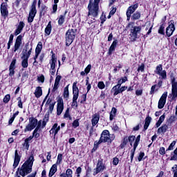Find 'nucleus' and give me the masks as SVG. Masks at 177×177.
<instances>
[{
	"mask_svg": "<svg viewBox=\"0 0 177 177\" xmlns=\"http://www.w3.org/2000/svg\"><path fill=\"white\" fill-rule=\"evenodd\" d=\"M34 164V156H30L27 161H26L21 167L19 170V175L21 176H26L28 175L32 171V165Z\"/></svg>",
	"mask_w": 177,
	"mask_h": 177,
	"instance_id": "1",
	"label": "nucleus"
},
{
	"mask_svg": "<svg viewBox=\"0 0 177 177\" xmlns=\"http://www.w3.org/2000/svg\"><path fill=\"white\" fill-rule=\"evenodd\" d=\"M100 0H89L88 5V17H97L99 15V3Z\"/></svg>",
	"mask_w": 177,
	"mask_h": 177,
	"instance_id": "2",
	"label": "nucleus"
},
{
	"mask_svg": "<svg viewBox=\"0 0 177 177\" xmlns=\"http://www.w3.org/2000/svg\"><path fill=\"white\" fill-rule=\"evenodd\" d=\"M115 139L114 134L111 135L109 130H104L101 134V137L98 142H95V145H100L101 143H111Z\"/></svg>",
	"mask_w": 177,
	"mask_h": 177,
	"instance_id": "3",
	"label": "nucleus"
},
{
	"mask_svg": "<svg viewBox=\"0 0 177 177\" xmlns=\"http://www.w3.org/2000/svg\"><path fill=\"white\" fill-rule=\"evenodd\" d=\"M77 29H69L66 33V45L70 46L75 39Z\"/></svg>",
	"mask_w": 177,
	"mask_h": 177,
	"instance_id": "4",
	"label": "nucleus"
},
{
	"mask_svg": "<svg viewBox=\"0 0 177 177\" xmlns=\"http://www.w3.org/2000/svg\"><path fill=\"white\" fill-rule=\"evenodd\" d=\"M142 31V26H132L130 29V39L131 41H136L139 34Z\"/></svg>",
	"mask_w": 177,
	"mask_h": 177,
	"instance_id": "5",
	"label": "nucleus"
},
{
	"mask_svg": "<svg viewBox=\"0 0 177 177\" xmlns=\"http://www.w3.org/2000/svg\"><path fill=\"white\" fill-rule=\"evenodd\" d=\"M37 0H35L32 2V4L30 7V10L29 12V15L28 18V23H32L34 21V17H35V15H37Z\"/></svg>",
	"mask_w": 177,
	"mask_h": 177,
	"instance_id": "6",
	"label": "nucleus"
},
{
	"mask_svg": "<svg viewBox=\"0 0 177 177\" xmlns=\"http://www.w3.org/2000/svg\"><path fill=\"white\" fill-rule=\"evenodd\" d=\"M38 125V120L32 117L29 118V124L26 127L24 132H30L32 131Z\"/></svg>",
	"mask_w": 177,
	"mask_h": 177,
	"instance_id": "7",
	"label": "nucleus"
},
{
	"mask_svg": "<svg viewBox=\"0 0 177 177\" xmlns=\"http://www.w3.org/2000/svg\"><path fill=\"white\" fill-rule=\"evenodd\" d=\"M171 93L169 96L171 97V100H176L177 97V82L175 81V77L171 79Z\"/></svg>",
	"mask_w": 177,
	"mask_h": 177,
	"instance_id": "8",
	"label": "nucleus"
},
{
	"mask_svg": "<svg viewBox=\"0 0 177 177\" xmlns=\"http://www.w3.org/2000/svg\"><path fill=\"white\" fill-rule=\"evenodd\" d=\"M56 63H57V59H56L55 56L53 55L52 59L50 61V73L51 75H55V73H56Z\"/></svg>",
	"mask_w": 177,
	"mask_h": 177,
	"instance_id": "9",
	"label": "nucleus"
},
{
	"mask_svg": "<svg viewBox=\"0 0 177 177\" xmlns=\"http://www.w3.org/2000/svg\"><path fill=\"white\" fill-rule=\"evenodd\" d=\"M167 96H168V92H165L158 102V109H163L164 106H165V103L167 102Z\"/></svg>",
	"mask_w": 177,
	"mask_h": 177,
	"instance_id": "10",
	"label": "nucleus"
},
{
	"mask_svg": "<svg viewBox=\"0 0 177 177\" xmlns=\"http://www.w3.org/2000/svg\"><path fill=\"white\" fill-rule=\"evenodd\" d=\"M140 142V135L138 136L137 138L135 140L134 144H133V149L131 150V160H133V157L135 156V151H136V147H138V145H139V142Z\"/></svg>",
	"mask_w": 177,
	"mask_h": 177,
	"instance_id": "11",
	"label": "nucleus"
},
{
	"mask_svg": "<svg viewBox=\"0 0 177 177\" xmlns=\"http://www.w3.org/2000/svg\"><path fill=\"white\" fill-rule=\"evenodd\" d=\"M73 100H77L78 96L80 95V89H78V87L77 86V82H75L73 84Z\"/></svg>",
	"mask_w": 177,
	"mask_h": 177,
	"instance_id": "12",
	"label": "nucleus"
},
{
	"mask_svg": "<svg viewBox=\"0 0 177 177\" xmlns=\"http://www.w3.org/2000/svg\"><path fill=\"white\" fill-rule=\"evenodd\" d=\"M104 169H106V166H104L103 162L102 160H98L95 171H94V175L99 174V172H102V171H104Z\"/></svg>",
	"mask_w": 177,
	"mask_h": 177,
	"instance_id": "13",
	"label": "nucleus"
},
{
	"mask_svg": "<svg viewBox=\"0 0 177 177\" xmlns=\"http://www.w3.org/2000/svg\"><path fill=\"white\" fill-rule=\"evenodd\" d=\"M1 13L3 17H7L8 15H9V11H8V4L6 3H3L1 5Z\"/></svg>",
	"mask_w": 177,
	"mask_h": 177,
	"instance_id": "14",
	"label": "nucleus"
},
{
	"mask_svg": "<svg viewBox=\"0 0 177 177\" xmlns=\"http://www.w3.org/2000/svg\"><path fill=\"white\" fill-rule=\"evenodd\" d=\"M64 109V104L63 102V100H60L57 102V115H60V114L63 113Z\"/></svg>",
	"mask_w": 177,
	"mask_h": 177,
	"instance_id": "15",
	"label": "nucleus"
},
{
	"mask_svg": "<svg viewBox=\"0 0 177 177\" xmlns=\"http://www.w3.org/2000/svg\"><path fill=\"white\" fill-rule=\"evenodd\" d=\"M100 120V115L99 113H95L92 115L91 124L93 127L97 125L99 120Z\"/></svg>",
	"mask_w": 177,
	"mask_h": 177,
	"instance_id": "16",
	"label": "nucleus"
},
{
	"mask_svg": "<svg viewBox=\"0 0 177 177\" xmlns=\"http://www.w3.org/2000/svg\"><path fill=\"white\" fill-rule=\"evenodd\" d=\"M174 31H175V25L171 23L168 26V27L166 29V34L167 37H171V35L174 34Z\"/></svg>",
	"mask_w": 177,
	"mask_h": 177,
	"instance_id": "17",
	"label": "nucleus"
},
{
	"mask_svg": "<svg viewBox=\"0 0 177 177\" xmlns=\"http://www.w3.org/2000/svg\"><path fill=\"white\" fill-rule=\"evenodd\" d=\"M21 46V35H19L17 37L15 46H14V52H17Z\"/></svg>",
	"mask_w": 177,
	"mask_h": 177,
	"instance_id": "18",
	"label": "nucleus"
},
{
	"mask_svg": "<svg viewBox=\"0 0 177 177\" xmlns=\"http://www.w3.org/2000/svg\"><path fill=\"white\" fill-rule=\"evenodd\" d=\"M25 48L26 51L22 52V57H24L25 59H30V56H31V52H32V48H30L28 50V45L27 44L26 45ZM27 50H28V53Z\"/></svg>",
	"mask_w": 177,
	"mask_h": 177,
	"instance_id": "19",
	"label": "nucleus"
},
{
	"mask_svg": "<svg viewBox=\"0 0 177 177\" xmlns=\"http://www.w3.org/2000/svg\"><path fill=\"white\" fill-rule=\"evenodd\" d=\"M60 131V126H58L57 123L54 124L52 129L50 130V133L53 134L56 136L57 133Z\"/></svg>",
	"mask_w": 177,
	"mask_h": 177,
	"instance_id": "20",
	"label": "nucleus"
},
{
	"mask_svg": "<svg viewBox=\"0 0 177 177\" xmlns=\"http://www.w3.org/2000/svg\"><path fill=\"white\" fill-rule=\"evenodd\" d=\"M26 24H24V22L20 21L17 26V28L15 32V35H19V34H20V32L23 31V28H24Z\"/></svg>",
	"mask_w": 177,
	"mask_h": 177,
	"instance_id": "21",
	"label": "nucleus"
},
{
	"mask_svg": "<svg viewBox=\"0 0 177 177\" xmlns=\"http://www.w3.org/2000/svg\"><path fill=\"white\" fill-rule=\"evenodd\" d=\"M135 139H136V137L135 136H130L129 138H124L123 141V145L125 146L128 143V140L130 143V145L132 146V143L135 142Z\"/></svg>",
	"mask_w": 177,
	"mask_h": 177,
	"instance_id": "22",
	"label": "nucleus"
},
{
	"mask_svg": "<svg viewBox=\"0 0 177 177\" xmlns=\"http://www.w3.org/2000/svg\"><path fill=\"white\" fill-rule=\"evenodd\" d=\"M138 7L139 4H133L128 8L126 13H128L129 15H132V13H133L136 10V9H138Z\"/></svg>",
	"mask_w": 177,
	"mask_h": 177,
	"instance_id": "23",
	"label": "nucleus"
},
{
	"mask_svg": "<svg viewBox=\"0 0 177 177\" xmlns=\"http://www.w3.org/2000/svg\"><path fill=\"white\" fill-rule=\"evenodd\" d=\"M118 44V40H114L113 41L112 44L111 45V46L109 48V55H111L113 53V52H114V50H115V48H117Z\"/></svg>",
	"mask_w": 177,
	"mask_h": 177,
	"instance_id": "24",
	"label": "nucleus"
},
{
	"mask_svg": "<svg viewBox=\"0 0 177 177\" xmlns=\"http://www.w3.org/2000/svg\"><path fill=\"white\" fill-rule=\"evenodd\" d=\"M19 162H20V156H19V153L17 152V150H15V160L13 164L14 168H16V167L19 165Z\"/></svg>",
	"mask_w": 177,
	"mask_h": 177,
	"instance_id": "25",
	"label": "nucleus"
},
{
	"mask_svg": "<svg viewBox=\"0 0 177 177\" xmlns=\"http://www.w3.org/2000/svg\"><path fill=\"white\" fill-rule=\"evenodd\" d=\"M39 128H41V125L37 124V127L35 128V129L34 130V131L32 133V136H33V138H35V139H38V138H39V133H38V132L41 131Z\"/></svg>",
	"mask_w": 177,
	"mask_h": 177,
	"instance_id": "26",
	"label": "nucleus"
},
{
	"mask_svg": "<svg viewBox=\"0 0 177 177\" xmlns=\"http://www.w3.org/2000/svg\"><path fill=\"white\" fill-rule=\"evenodd\" d=\"M57 171V165L56 164H54L50 169V172H49V174H48V176L49 177H52L53 175H55V174H56V171Z\"/></svg>",
	"mask_w": 177,
	"mask_h": 177,
	"instance_id": "27",
	"label": "nucleus"
},
{
	"mask_svg": "<svg viewBox=\"0 0 177 177\" xmlns=\"http://www.w3.org/2000/svg\"><path fill=\"white\" fill-rule=\"evenodd\" d=\"M150 122H151V117L148 116L145 118V122L144 125L145 131H146L149 128V126L150 125Z\"/></svg>",
	"mask_w": 177,
	"mask_h": 177,
	"instance_id": "28",
	"label": "nucleus"
},
{
	"mask_svg": "<svg viewBox=\"0 0 177 177\" xmlns=\"http://www.w3.org/2000/svg\"><path fill=\"white\" fill-rule=\"evenodd\" d=\"M120 86H117V85H115L112 88L111 92L112 93H113L114 96H117V95L120 93Z\"/></svg>",
	"mask_w": 177,
	"mask_h": 177,
	"instance_id": "29",
	"label": "nucleus"
},
{
	"mask_svg": "<svg viewBox=\"0 0 177 177\" xmlns=\"http://www.w3.org/2000/svg\"><path fill=\"white\" fill-rule=\"evenodd\" d=\"M21 66L24 68H27L28 67V59L25 58V57H21Z\"/></svg>",
	"mask_w": 177,
	"mask_h": 177,
	"instance_id": "30",
	"label": "nucleus"
},
{
	"mask_svg": "<svg viewBox=\"0 0 177 177\" xmlns=\"http://www.w3.org/2000/svg\"><path fill=\"white\" fill-rule=\"evenodd\" d=\"M50 32H52V24L51 22L49 21L46 28H45V33L46 35H50Z\"/></svg>",
	"mask_w": 177,
	"mask_h": 177,
	"instance_id": "31",
	"label": "nucleus"
},
{
	"mask_svg": "<svg viewBox=\"0 0 177 177\" xmlns=\"http://www.w3.org/2000/svg\"><path fill=\"white\" fill-rule=\"evenodd\" d=\"M167 129H168V125L163 124L158 129V133H165V132H167Z\"/></svg>",
	"mask_w": 177,
	"mask_h": 177,
	"instance_id": "32",
	"label": "nucleus"
},
{
	"mask_svg": "<svg viewBox=\"0 0 177 177\" xmlns=\"http://www.w3.org/2000/svg\"><path fill=\"white\" fill-rule=\"evenodd\" d=\"M35 95L37 97H41V96H42V88L40 86L36 88L35 91Z\"/></svg>",
	"mask_w": 177,
	"mask_h": 177,
	"instance_id": "33",
	"label": "nucleus"
},
{
	"mask_svg": "<svg viewBox=\"0 0 177 177\" xmlns=\"http://www.w3.org/2000/svg\"><path fill=\"white\" fill-rule=\"evenodd\" d=\"M170 157V161L177 160V148L173 152L171 153Z\"/></svg>",
	"mask_w": 177,
	"mask_h": 177,
	"instance_id": "34",
	"label": "nucleus"
},
{
	"mask_svg": "<svg viewBox=\"0 0 177 177\" xmlns=\"http://www.w3.org/2000/svg\"><path fill=\"white\" fill-rule=\"evenodd\" d=\"M115 114H117V109L113 107L110 113V121H113L114 120V117H115Z\"/></svg>",
	"mask_w": 177,
	"mask_h": 177,
	"instance_id": "35",
	"label": "nucleus"
},
{
	"mask_svg": "<svg viewBox=\"0 0 177 177\" xmlns=\"http://www.w3.org/2000/svg\"><path fill=\"white\" fill-rule=\"evenodd\" d=\"M33 136H29L28 138L25 139V142L24 144V145L25 146V147H26V149L28 150V147H30V141L32 140Z\"/></svg>",
	"mask_w": 177,
	"mask_h": 177,
	"instance_id": "36",
	"label": "nucleus"
},
{
	"mask_svg": "<svg viewBox=\"0 0 177 177\" xmlns=\"http://www.w3.org/2000/svg\"><path fill=\"white\" fill-rule=\"evenodd\" d=\"M48 121H49V112L45 114L44 118L43 119V121H42L43 128L44 127L46 126V122H48Z\"/></svg>",
	"mask_w": 177,
	"mask_h": 177,
	"instance_id": "37",
	"label": "nucleus"
},
{
	"mask_svg": "<svg viewBox=\"0 0 177 177\" xmlns=\"http://www.w3.org/2000/svg\"><path fill=\"white\" fill-rule=\"evenodd\" d=\"M128 81V78L127 77H122L118 81V84H116L118 86H120L121 88V85L124 84V82H127Z\"/></svg>",
	"mask_w": 177,
	"mask_h": 177,
	"instance_id": "38",
	"label": "nucleus"
},
{
	"mask_svg": "<svg viewBox=\"0 0 177 177\" xmlns=\"http://www.w3.org/2000/svg\"><path fill=\"white\" fill-rule=\"evenodd\" d=\"M67 13V11L65 12L64 15H60L59 20H58V24L59 26H62V24H63V23H64V19H66V14Z\"/></svg>",
	"mask_w": 177,
	"mask_h": 177,
	"instance_id": "39",
	"label": "nucleus"
},
{
	"mask_svg": "<svg viewBox=\"0 0 177 177\" xmlns=\"http://www.w3.org/2000/svg\"><path fill=\"white\" fill-rule=\"evenodd\" d=\"M68 86L69 85H67L65 88H64V97H65L66 99H68V96L70 95V93L68 91Z\"/></svg>",
	"mask_w": 177,
	"mask_h": 177,
	"instance_id": "40",
	"label": "nucleus"
},
{
	"mask_svg": "<svg viewBox=\"0 0 177 177\" xmlns=\"http://www.w3.org/2000/svg\"><path fill=\"white\" fill-rule=\"evenodd\" d=\"M140 12H136L132 16L131 19L132 20H139L140 19Z\"/></svg>",
	"mask_w": 177,
	"mask_h": 177,
	"instance_id": "41",
	"label": "nucleus"
},
{
	"mask_svg": "<svg viewBox=\"0 0 177 177\" xmlns=\"http://www.w3.org/2000/svg\"><path fill=\"white\" fill-rule=\"evenodd\" d=\"M41 50H42V44L39 43L35 49V53H41Z\"/></svg>",
	"mask_w": 177,
	"mask_h": 177,
	"instance_id": "42",
	"label": "nucleus"
},
{
	"mask_svg": "<svg viewBox=\"0 0 177 177\" xmlns=\"http://www.w3.org/2000/svg\"><path fill=\"white\" fill-rule=\"evenodd\" d=\"M14 37L15 36L12 34L10 35L9 41H8V49H10V45H12V44H13Z\"/></svg>",
	"mask_w": 177,
	"mask_h": 177,
	"instance_id": "43",
	"label": "nucleus"
},
{
	"mask_svg": "<svg viewBox=\"0 0 177 177\" xmlns=\"http://www.w3.org/2000/svg\"><path fill=\"white\" fill-rule=\"evenodd\" d=\"M162 71V65L160 64L158 65L155 71L156 74L159 75Z\"/></svg>",
	"mask_w": 177,
	"mask_h": 177,
	"instance_id": "44",
	"label": "nucleus"
},
{
	"mask_svg": "<svg viewBox=\"0 0 177 177\" xmlns=\"http://www.w3.org/2000/svg\"><path fill=\"white\" fill-rule=\"evenodd\" d=\"M117 12V8H113L112 10L110 11L109 15L108 16V19H111V17Z\"/></svg>",
	"mask_w": 177,
	"mask_h": 177,
	"instance_id": "45",
	"label": "nucleus"
},
{
	"mask_svg": "<svg viewBox=\"0 0 177 177\" xmlns=\"http://www.w3.org/2000/svg\"><path fill=\"white\" fill-rule=\"evenodd\" d=\"M158 75H160L162 80H167V71H162Z\"/></svg>",
	"mask_w": 177,
	"mask_h": 177,
	"instance_id": "46",
	"label": "nucleus"
},
{
	"mask_svg": "<svg viewBox=\"0 0 177 177\" xmlns=\"http://www.w3.org/2000/svg\"><path fill=\"white\" fill-rule=\"evenodd\" d=\"M63 160V155L59 153L57 156V160L56 164H62V160Z\"/></svg>",
	"mask_w": 177,
	"mask_h": 177,
	"instance_id": "47",
	"label": "nucleus"
},
{
	"mask_svg": "<svg viewBox=\"0 0 177 177\" xmlns=\"http://www.w3.org/2000/svg\"><path fill=\"white\" fill-rule=\"evenodd\" d=\"M81 172H82V168L81 167H77L75 171L76 176L80 177Z\"/></svg>",
	"mask_w": 177,
	"mask_h": 177,
	"instance_id": "48",
	"label": "nucleus"
},
{
	"mask_svg": "<svg viewBox=\"0 0 177 177\" xmlns=\"http://www.w3.org/2000/svg\"><path fill=\"white\" fill-rule=\"evenodd\" d=\"M176 145V141H173L170 145L169 146L168 149L166 150V151H168V150H174V147Z\"/></svg>",
	"mask_w": 177,
	"mask_h": 177,
	"instance_id": "49",
	"label": "nucleus"
},
{
	"mask_svg": "<svg viewBox=\"0 0 177 177\" xmlns=\"http://www.w3.org/2000/svg\"><path fill=\"white\" fill-rule=\"evenodd\" d=\"M176 120H177V115H173L169 118V121L170 122H175Z\"/></svg>",
	"mask_w": 177,
	"mask_h": 177,
	"instance_id": "50",
	"label": "nucleus"
},
{
	"mask_svg": "<svg viewBox=\"0 0 177 177\" xmlns=\"http://www.w3.org/2000/svg\"><path fill=\"white\" fill-rule=\"evenodd\" d=\"M106 85H104V83L103 82H99L97 84V87L99 89H104Z\"/></svg>",
	"mask_w": 177,
	"mask_h": 177,
	"instance_id": "51",
	"label": "nucleus"
},
{
	"mask_svg": "<svg viewBox=\"0 0 177 177\" xmlns=\"http://www.w3.org/2000/svg\"><path fill=\"white\" fill-rule=\"evenodd\" d=\"M66 175L67 177H73V170H71V169H68Z\"/></svg>",
	"mask_w": 177,
	"mask_h": 177,
	"instance_id": "52",
	"label": "nucleus"
},
{
	"mask_svg": "<svg viewBox=\"0 0 177 177\" xmlns=\"http://www.w3.org/2000/svg\"><path fill=\"white\" fill-rule=\"evenodd\" d=\"M4 103H9V100H10V95L7 94L3 98Z\"/></svg>",
	"mask_w": 177,
	"mask_h": 177,
	"instance_id": "53",
	"label": "nucleus"
},
{
	"mask_svg": "<svg viewBox=\"0 0 177 177\" xmlns=\"http://www.w3.org/2000/svg\"><path fill=\"white\" fill-rule=\"evenodd\" d=\"M91 68H92V65L88 64L84 69L86 74H88V73L91 71Z\"/></svg>",
	"mask_w": 177,
	"mask_h": 177,
	"instance_id": "54",
	"label": "nucleus"
},
{
	"mask_svg": "<svg viewBox=\"0 0 177 177\" xmlns=\"http://www.w3.org/2000/svg\"><path fill=\"white\" fill-rule=\"evenodd\" d=\"M18 101V107H19V109H22L23 108V102H21V97H18L17 98Z\"/></svg>",
	"mask_w": 177,
	"mask_h": 177,
	"instance_id": "55",
	"label": "nucleus"
},
{
	"mask_svg": "<svg viewBox=\"0 0 177 177\" xmlns=\"http://www.w3.org/2000/svg\"><path fill=\"white\" fill-rule=\"evenodd\" d=\"M144 157H145V153L144 152H140L139 156H138V161H142V160H143Z\"/></svg>",
	"mask_w": 177,
	"mask_h": 177,
	"instance_id": "56",
	"label": "nucleus"
},
{
	"mask_svg": "<svg viewBox=\"0 0 177 177\" xmlns=\"http://www.w3.org/2000/svg\"><path fill=\"white\" fill-rule=\"evenodd\" d=\"M58 88H59V83L55 82L54 87H53V88L52 90L53 92H56V91H57Z\"/></svg>",
	"mask_w": 177,
	"mask_h": 177,
	"instance_id": "57",
	"label": "nucleus"
},
{
	"mask_svg": "<svg viewBox=\"0 0 177 177\" xmlns=\"http://www.w3.org/2000/svg\"><path fill=\"white\" fill-rule=\"evenodd\" d=\"M15 66H16V59H15L12 61L10 66V68L15 69Z\"/></svg>",
	"mask_w": 177,
	"mask_h": 177,
	"instance_id": "58",
	"label": "nucleus"
},
{
	"mask_svg": "<svg viewBox=\"0 0 177 177\" xmlns=\"http://www.w3.org/2000/svg\"><path fill=\"white\" fill-rule=\"evenodd\" d=\"M73 127H74V128H77V127H80V122H78L77 120H74L73 122Z\"/></svg>",
	"mask_w": 177,
	"mask_h": 177,
	"instance_id": "59",
	"label": "nucleus"
},
{
	"mask_svg": "<svg viewBox=\"0 0 177 177\" xmlns=\"http://www.w3.org/2000/svg\"><path fill=\"white\" fill-rule=\"evenodd\" d=\"M138 71H141L142 73H143V71H145V64H142L141 66H140L138 68Z\"/></svg>",
	"mask_w": 177,
	"mask_h": 177,
	"instance_id": "60",
	"label": "nucleus"
},
{
	"mask_svg": "<svg viewBox=\"0 0 177 177\" xmlns=\"http://www.w3.org/2000/svg\"><path fill=\"white\" fill-rule=\"evenodd\" d=\"M53 109H55V103L50 104L49 111H50V114H52V112L53 111Z\"/></svg>",
	"mask_w": 177,
	"mask_h": 177,
	"instance_id": "61",
	"label": "nucleus"
},
{
	"mask_svg": "<svg viewBox=\"0 0 177 177\" xmlns=\"http://www.w3.org/2000/svg\"><path fill=\"white\" fill-rule=\"evenodd\" d=\"M38 81H39L40 82L44 83L45 81V76H44V75H41L40 77H37Z\"/></svg>",
	"mask_w": 177,
	"mask_h": 177,
	"instance_id": "62",
	"label": "nucleus"
},
{
	"mask_svg": "<svg viewBox=\"0 0 177 177\" xmlns=\"http://www.w3.org/2000/svg\"><path fill=\"white\" fill-rule=\"evenodd\" d=\"M118 162H120V160L118 158H113V165H118Z\"/></svg>",
	"mask_w": 177,
	"mask_h": 177,
	"instance_id": "63",
	"label": "nucleus"
},
{
	"mask_svg": "<svg viewBox=\"0 0 177 177\" xmlns=\"http://www.w3.org/2000/svg\"><path fill=\"white\" fill-rule=\"evenodd\" d=\"M164 26H160L159 30H158V32L159 34H162V35H164Z\"/></svg>",
	"mask_w": 177,
	"mask_h": 177,
	"instance_id": "64",
	"label": "nucleus"
}]
</instances>
